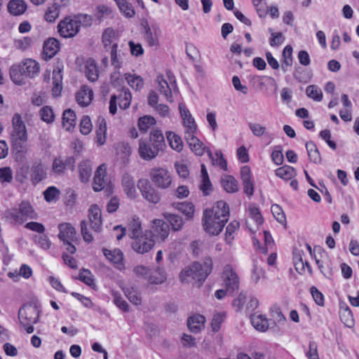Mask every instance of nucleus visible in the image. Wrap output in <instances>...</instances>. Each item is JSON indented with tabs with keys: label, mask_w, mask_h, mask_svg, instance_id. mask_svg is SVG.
I'll list each match as a JSON object with an SVG mask.
<instances>
[{
	"label": "nucleus",
	"mask_w": 359,
	"mask_h": 359,
	"mask_svg": "<svg viewBox=\"0 0 359 359\" xmlns=\"http://www.w3.org/2000/svg\"><path fill=\"white\" fill-rule=\"evenodd\" d=\"M229 208L224 201H217L211 208L206 209L203 215V226L211 236L218 235L229 220Z\"/></svg>",
	"instance_id": "f257e3e1"
},
{
	"label": "nucleus",
	"mask_w": 359,
	"mask_h": 359,
	"mask_svg": "<svg viewBox=\"0 0 359 359\" xmlns=\"http://www.w3.org/2000/svg\"><path fill=\"white\" fill-rule=\"evenodd\" d=\"M212 262L210 258H206L203 263L194 262L191 266L182 270L180 279L184 283H193L200 286L211 273Z\"/></svg>",
	"instance_id": "f03ea898"
},
{
	"label": "nucleus",
	"mask_w": 359,
	"mask_h": 359,
	"mask_svg": "<svg viewBox=\"0 0 359 359\" xmlns=\"http://www.w3.org/2000/svg\"><path fill=\"white\" fill-rule=\"evenodd\" d=\"M13 130L11 134V143L13 149L18 152H22L25 143L27 140L25 125L21 116L16 113L13 116Z\"/></svg>",
	"instance_id": "7ed1b4c3"
},
{
	"label": "nucleus",
	"mask_w": 359,
	"mask_h": 359,
	"mask_svg": "<svg viewBox=\"0 0 359 359\" xmlns=\"http://www.w3.org/2000/svg\"><path fill=\"white\" fill-rule=\"evenodd\" d=\"M81 25V20L79 17L67 16L58 23L57 32L63 38H72L79 33Z\"/></svg>",
	"instance_id": "20e7f679"
},
{
	"label": "nucleus",
	"mask_w": 359,
	"mask_h": 359,
	"mask_svg": "<svg viewBox=\"0 0 359 359\" xmlns=\"http://www.w3.org/2000/svg\"><path fill=\"white\" fill-rule=\"evenodd\" d=\"M7 216L16 222H22L25 219H36L37 214L29 203L22 201L18 208H11L7 210Z\"/></svg>",
	"instance_id": "39448f33"
},
{
	"label": "nucleus",
	"mask_w": 359,
	"mask_h": 359,
	"mask_svg": "<svg viewBox=\"0 0 359 359\" xmlns=\"http://www.w3.org/2000/svg\"><path fill=\"white\" fill-rule=\"evenodd\" d=\"M132 239L133 240L131 243L132 248L138 254L148 252L153 248L155 244L153 233L151 230H145L143 234Z\"/></svg>",
	"instance_id": "423d86ee"
},
{
	"label": "nucleus",
	"mask_w": 359,
	"mask_h": 359,
	"mask_svg": "<svg viewBox=\"0 0 359 359\" xmlns=\"http://www.w3.org/2000/svg\"><path fill=\"white\" fill-rule=\"evenodd\" d=\"M153 184L161 189H166L172 184V177L170 172L162 168H153L149 172Z\"/></svg>",
	"instance_id": "0eeeda50"
},
{
	"label": "nucleus",
	"mask_w": 359,
	"mask_h": 359,
	"mask_svg": "<svg viewBox=\"0 0 359 359\" xmlns=\"http://www.w3.org/2000/svg\"><path fill=\"white\" fill-rule=\"evenodd\" d=\"M18 318L22 326L36 324L39 319V310L36 305L25 304L20 309Z\"/></svg>",
	"instance_id": "6e6552de"
},
{
	"label": "nucleus",
	"mask_w": 359,
	"mask_h": 359,
	"mask_svg": "<svg viewBox=\"0 0 359 359\" xmlns=\"http://www.w3.org/2000/svg\"><path fill=\"white\" fill-rule=\"evenodd\" d=\"M117 99L118 97L116 95L111 96L109 101V112L112 115L115 114L117 110ZM119 99V107L123 109L128 108L130 105L132 100V94L130 91L127 88H123L121 93L118 95Z\"/></svg>",
	"instance_id": "1a4fd4ad"
},
{
	"label": "nucleus",
	"mask_w": 359,
	"mask_h": 359,
	"mask_svg": "<svg viewBox=\"0 0 359 359\" xmlns=\"http://www.w3.org/2000/svg\"><path fill=\"white\" fill-rule=\"evenodd\" d=\"M137 186L142 196L149 203L156 204L161 201L160 193L151 186L147 180H140Z\"/></svg>",
	"instance_id": "9d476101"
},
{
	"label": "nucleus",
	"mask_w": 359,
	"mask_h": 359,
	"mask_svg": "<svg viewBox=\"0 0 359 359\" xmlns=\"http://www.w3.org/2000/svg\"><path fill=\"white\" fill-rule=\"evenodd\" d=\"M75 160L73 157H59L55 158L52 164V172L56 175H62L67 169L73 170Z\"/></svg>",
	"instance_id": "9b49d317"
},
{
	"label": "nucleus",
	"mask_w": 359,
	"mask_h": 359,
	"mask_svg": "<svg viewBox=\"0 0 359 359\" xmlns=\"http://www.w3.org/2000/svg\"><path fill=\"white\" fill-rule=\"evenodd\" d=\"M222 277L228 292H233L238 290L239 278L231 266L224 267Z\"/></svg>",
	"instance_id": "f8f14e48"
},
{
	"label": "nucleus",
	"mask_w": 359,
	"mask_h": 359,
	"mask_svg": "<svg viewBox=\"0 0 359 359\" xmlns=\"http://www.w3.org/2000/svg\"><path fill=\"white\" fill-rule=\"evenodd\" d=\"M179 109L185 127L184 136L189 133L190 135L195 134L197 130V126L191 113L182 104L179 105Z\"/></svg>",
	"instance_id": "ddd939ff"
},
{
	"label": "nucleus",
	"mask_w": 359,
	"mask_h": 359,
	"mask_svg": "<svg viewBox=\"0 0 359 359\" xmlns=\"http://www.w3.org/2000/svg\"><path fill=\"white\" fill-rule=\"evenodd\" d=\"M153 238L156 237L158 241H164L169 236L170 227L165 221L155 219L152 222Z\"/></svg>",
	"instance_id": "4468645a"
},
{
	"label": "nucleus",
	"mask_w": 359,
	"mask_h": 359,
	"mask_svg": "<svg viewBox=\"0 0 359 359\" xmlns=\"http://www.w3.org/2000/svg\"><path fill=\"white\" fill-rule=\"evenodd\" d=\"M88 218L92 229L100 232L102 229V221L101 210L97 205H91L88 210Z\"/></svg>",
	"instance_id": "2eb2a0df"
},
{
	"label": "nucleus",
	"mask_w": 359,
	"mask_h": 359,
	"mask_svg": "<svg viewBox=\"0 0 359 359\" xmlns=\"http://www.w3.org/2000/svg\"><path fill=\"white\" fill-rule=\"evenodd\" d=\"M184 138L191 149V150L197 156H201L204 153L207 152L208 147H205L203 143L198 140L195 134H188L184 136Z\"/></svg>",
	"instance_id": "dca6fc26"
},
{
	"label": "nucleus",
	"mask_w": 359,
	"mask_h": 359,
	"mask_svg": "<svg viewBox=\"0 0 359 359\" xmlns=\"http://www.w3.org/2000/svg\"><path fill=\"white\" fill-rule=\"evenodd\" d=\"M20 65L26 77L34 78L39 73V65L34 60L25 59L20 63Z\"/></svg>",
	"instance_id": "f3484780"
},
{
	"label": "nucleus",
	"mask_w": 359,
	"mask_h": 359,
	"mask_svg": "<svg viewBox=\"0 0 359 359\" xmlns=\"http://www.w3.org/2000/svg\"><path fill=\"white\" fill-rule=\"evenodd\" d=\"M159 151L158 149L152 147L151 144L144 141H140L139 154L142 159L151 161L157 156Z\"/></svg>",
	"instance_id": "a211bd4d"
},
{
	"label": "nucleus",
	"mask_w": 359,
	"mask_h": 359,
	"mask_svg": "<svg viewBox=\"0 0 359 359\" xmlns=\"http://www.w3.org/2000/svg\"><path fill=\"white\" fill-rule=\"evenodd\" d=\"M59 229L58 237L62 242H76L77 241L76 230L70 224H60Z\"/></svg>",
	"instance_id": "6ab92c4d"
},
{
	"label": "nucleus",
	"mask_w": 359,
	"mask_h": 359,
	"mask_svg": "<svg viewBox=\"0 0 359 359\" xmlns=\"http://www.w3.org/2000/svg\"><path fill=\"white\" fill-rule=\"evenodd\" d=\"M60 42L55 38H50L43 43V54L46 60L51 59L59 51Z\"/></svg>",
	"instance_id": "aec40b11"
},
{
	"label": "nucleus",
	"mask_w": 359,
	"mask_h": 359,
	"mask_svg": "<svg viewBox=\"0 0 359 359\" xmlns=\"http://www.w3.org/2000/svg\"><path fill=\"white\" fill-rule=\"evenodd\" d=\"M46 177V168L41 162H35L31 168L30 180L33 184L41 182Z\"/></svg>",
	"instance_id": "412c9836"
},
{
	"label": "nucleus",
	"mask_w": 359,
	"mask_h": 359,
	"mask_svg": "<svg viewBox=\"0 0 359 359\" xmlns=\"http://www.w3.org/2000/svg\"><path fill=\"white\" fill-rule=\"evenodd\" d=\"M122 186L127 196L135 199L137 196L135 180L132 176L126 173L122 177Z\"/></svg>",
	"instance_id": "4be33fe9"
},
{
	"label": "nucleus",
	"mask_w": 359,
	"mask_h": 359,
	"mask_svg": "<svg viewBox=\"0 0 359 359\" xmlns=\"http://www.w3.org/2000/svg\"><path fill=\"white\" fill-rule=\"evenodd\" d=\"M106 168L104 165H100L95 171L93 180V189L100 191L104 188L106 184Z\"/></svg>",
	"instance_id": "5701e85b"
},
{
	"label": "nucleus",
	"mask_w": 359,
	"mask_h": 359,
	"mask_svg": "<svg viewBox=\"0 0 359 359\" xmlns=\"http://www.w3.org/2000/svg\"><path fill=\"white\" fill-rule=\"evenodd\" d=\"M93 92L92 89L83 86L76 93V99L78 104L81 107L88 106L92 101Z\"/></svg>",
	"instance_id": "b1692460"
},
{
	"label": "nucleus",
	"mask_w": 359,
	"mask_h": 359,
	"mask_svg": "<svg viewBox=\"0 0 359 359\" xmlns=\"http://www.w3.org/2000/svg\"><path fill=\"white\" fill-rule=\"evenodd\" d=\"M103 254L105 257L111 263L116 265V267L118 269H121L123 266V255L122 252L118 249H115L114 250H109L104 248L102 250Z\"/></svg>",
	"instance_id": "393cba45"
},
{
	"label": "nucleus",
	"mask_w": 359,
	"mask_h": 359,
	"mask_svg": "<svg viewBox=\"0 0 359 359\" xmlns=\"http://www.w3.org/2000/svg\"><path fill=\"white\" fill-rule=\"evenodd\" d=\"M205 322V318L203 316L196 314L188 318L187 325L191 332L198 333L204 328Z\"/></svg>",
	"instance_id": "a878e982"
},
{
	"label": "nucleus",
	"mask_w": 359,
	"mask_h": 359,
	"mask_svg": "<svg viewBox=\"0 0 359 359\" xmlns=\"http://www.w3.org/2000/svg\"><path fill=\"white\" fill-rule=\"evenodd\" d=\"M62 74L59 68L54 69L53 72V88L52 94L54 97L60 95L62 90Z\"/></svg>",
	"instance_id": "bb28decb"
},
{
	"label": "nucleus",
	"mask_w": 359,
	"mask_h": 359,
	"mask_svg": "<svg viewBox=\"0 0 359 359\" xmlns=\"http://www.w3.org/2000/svg\"><path fill=\"white\" fill-rule=\"evenodd\" d=\"M156 81L158 83L157 88L159 92L165 96L168 102H172V95L170 87L163 76H157Z\"/></svg>",
	"instance_id": "cd10ccee"
},
{
	"label": "nucleus",
	"mask_w": 359,
	"mask_h": 359,
	"mask_svg": "<svg viewBox=\"0 0 359 359\" xmlns=\"http://www.w3.org/2000/svg\"><path fill=\"white\" fill-rule=\"evenodd\" d=\"M149 144L159 151H163L165 147L164 136L160 130H153L149 135Z\"/></svg>",
	"instance_id": "c85d7f7f"
},
{
	"label": "nucleus",
	"mask_w": 359,
	"mask_h": 359,
	"mask_svg": "<svg viewBox=\"0 0 359 359\" xmlns=\"http://www.w3.org/2000/svg\"><path fill=\"white\" fill-rule=\"evenodd\" d=\"M96 129V142L99 145H102L106 141L107 135V123L106 121L102 117H99L97 121Z\"/></svg>",
	"instance_id": "c756f323"
},
{
	"label": "nucleus",
	"mask_w": 359,
	"mask_h": 359,
	"mask_svg": "<svg viewBox=\"0 0 359 359\" xmlns=\"http://www.w3.org/2000/svg\"><path fill=\"white\" fill-rule=\"evenodd\" d=\"M86 76L91 82L97 80L99 76V71L94 60L89 59L86 61L85 65Z\"/></svg>",
	"instance_id": "7c9ffc66"
},
{
	"label": "nucleus",
	"mask_w": 359,
	"mask_h": 359,
	"mask_svg": "<svg viewBox=\"0 0 359 359\" xmlns=\"http://www.w3.org/2000/svg\"><path fill=\"white\" fill-rule=\"evenodd\" d=\"M164 218L169 222L172 229L175 231H180L183 228L184 222L182 217L176 214L165 212L163 214Z\"/></svg>",
	"instance_id": "2f4dec72"
},
{
	"label": "nucleus",
	"mask_w": 359,
	"mask_h": 359,
	"mask_svg": "<svg viewBox=\"0 0 359 359\" xmlns=\"http://www.w3.org/2000/svg\"><path fill=\"white\" fill-rule=\"evenodd\" d=\"M27 4L23 0H11L8 4V10L13 15H20L25 12Z\"/></svg>",
	"instance_id": "473e14b6"
},
{
	"label": "nucleus",
	"mask_w": 359,
	"mask_h": 359,
	"mask_svg": "<svg viewBox=\"0 0 359 359\" xmlns=\"http://www.w3.org/2000/svg\"><path fill=\"white\" fill-rule=\"evenodd\" d=\"M76 116L75 112L70 109H66L62 114V125L67 130H71L76 126Z\"/></svg>",
	"instance_id": "72a5a7b5"
},
{
	"label": "nucleus",
	"mask_w": 359,
	"mask_h": 359,
	"mask_svg": "<svg viewBox=\"0 0 359 359\" xmlns=\"http://www.w3.org/2000/svg\"><path fill=\"white\" fill-rule=\"evenodd\" d=\"M166 279L167 276L164 270L157 267L155 270L150 271L148 281L151 284L158 285L164 283Z\"/></svg>",
	"instance_id": "f704fd0d"
},
{
	"label": "nucleus",
	"mask_w": 359,
	"mask_h": 359,
	"mask_svg": "<svg viewBox=\"0 0 359 359\" xmlns=\"http://www.w3.org/2000/svg\"><path fill=\"white\" fill-rule=\"evenodd\" d=\"M128 231L129 236L131 238H137L140 235L144 233V231L142 229L141 222L139 218H133L129 222Z\"/></svg>",
	"instance_id": "c9c22d12"
},
{
	"label": "nucleus",
	"mask_w": 359,
	"mask_h": 359,
	"mask_svg": "<svg viewBox=\"0 0 359 359\" xmlns=\"http://www.w3.org/2000/svg\"><path fill=\"white\" fill-rule=\"evenodd\" d=\"M207 154L211 159L212 165H218L222 169L226 170L227 169V163L226 160L224 159L222 152L221 150H217L215 156H213L211 150L210 149H207Z\"/></svg>",
	"instance_id": "e433bc0d"
},
{
	"label": "nucleus",
	"mask_w": 359,
	"mask_h": 359,
	"mask_svg": "<svg viewBox=\"0 0 359 359\" xmlns=\"http://www.w3.org/2000/svg\"><path fill=\"white\" fill-rule=\"evenodd\" d=\"M123 291L132 304L136 306L141 304L142 297L137 288L134 287H126L123 288Z\"/></svg>",
	"instance_id": "4c0bfd02"
},
{
	"label": "nucleus",
	"mask_w": 359,
	"mask_h": 359,
	"mask_svg": "<svg viewBox=\"0 0 359 359\" xmlns=\"http://www.w3.org/2000/svg\"><path fill=\"white\" fill-rule=\"evenodd\" d=\"M10 76L11 80L18 85H22L25 83V78L26 77L23 74L22 68L19 65H13L10 69Z\"/></svg>",
	"instance_id": "58836bf2"
},
{
	"label": "nucleus",
	"mask_w": 359,
	"mask_h": 359,
	"mask_svg": "<svg viewBox=\"0 0 359 359\" xmlns=\"http://www.w3.org/2000/svg\"><path fill=\"white\" fill-rule=\"evenodd\" d=\"M79 178L82 182H87L91 175L92 165L89 161H83L79 165Z\"/></svg>",
	"instance_id": "ea45409f"
},
{
	"label": "nucleus",
	"mask_w": 359,
	"mask_h": 359,
	"mask_svg": "<svg viewBox=\"0 0 359 359\" xmlns=\"http://www.w3.org/2000/svg\"><path fill=\"white\" fill-rule=\"evenodd\" d=\"M124 78L128 84L135 90H140L144 86L143 79L140 76L130 74H125Z\"/></svg>",
	"instance_id": "a19ab883"
},
{
	"label": "nucleus",
	"mask_w": 359,
	"mask_h": 359,
	"mask_svg": "<svg viewBox=\"0 0 359 359\" xmlns=\"http://www.w3.org/2000/svg\"><path fill=\"white\" fill-rule=\"evenodd\" d=\"M222 185L228 193H234L238 190V184L236 180L231 175H226L221 180Z\"/></svg>",
	"instance_id": "79ce46f5"
},
{
	"label": "nucleus",
	"mask_w": 359,
	"mask_h": 359,
	"mask_svg": "<svg viewBox=\"0 0 359 359\" xmlns=\"http://www.w3.org/2000/svg\"><path fill=\"white\" fill-rule=\"evenodd\" d=\"M59 0H55L53 5L49 6L44 15V18L47 22H53L59 16L60 13V4Z\"/></svg>",
	"instance_id": "37998d69"
},
{
	"label": "nucleus",
	"mask_w": 359,
	"mask_h": 359,
	"mask_svg": "<svg viewBox=\"0 0 359 359\" xmlns=\"http://www.w3.org/2000/svg\"><path fill=\"white\" fill-rule=\"evenodd\" d=\"M276 175L285 180H288L295 177L297 172L293 167L285 165L276 169Z\"/></svg>",
	"instance_id": "c03bdc74"
},
{
	"label": "nucleus",
	"mask_w": 359,
	"mask_h": 359,
	"mask_svg": "<svg viewBox=\"0 0 359 359\" xmlns=\"http://www.w3.org/2000/svg\"><path fill=\"white\" fill-rule=\"evenodd\" d=\"M251 323L253 327L260 332H265L269 328L268 320L262 315L252 316Z\"/></svg>",
	"instance_id": "a18cd8bd"
},
{
	"label": "nucleus",
	"mask_w": 359,
	"mask_h": 359,
	"mask_svg": "<svg viewBox=\"0 0 359 359\" xmlns=\"http://www.w3.org/2000/svg\"><path fill=\"white\" fill-rule=\"evenodd\" d=\"M292 48L287 46L283 50V60L281 62V68L284 72H287L288 67L292 65Z\"/></svg>",
	"instance_id": "49530a36"
},
{
	"label": "nucleus",
	"mask_w": 359,
	"mask_h": 359,
	"mask_svg": "<svg viewBox=\"0 0 359 359\" xmlns=\"http://www.w3.org/2000/svg\"><path fill=\"white\" fill-rule=\"evenodd\" d=\"M240 223L236 220L232 221L228 224L225 233V241L226 244L231 245L234 239V233L239 229Z\"/></svg>",
	"instance_id": "de8ad7c7"
},
{
	"label": "nucleus",
	"mask_w": 359,
	"mask_h": 359,
	"mask_svg": "<svg viewBox=\"0 0 359 359\" xmlns=\"http://www.w3.org/2000/svg\"><path fill=\"white\" fill-rule=\"evenodd\" d=\"M118 6L120 11L127 18H131L135 15L133 6L127 0H114Z\"/></svg>",
	"instance_id": "09e8293b"
},
{
	"label": "nucleus",
	"mask_w": 359,
	"mask_h": 359,
	"mask_svg": "<svg viewBox=\"0 0 359 359\" xmlns=\"http://www.w3.org/2000/svg\"><path fill=\"white\" fill-rule=\"evenodd\" d=\"M167 139L169 142L170 147L177 151H180L183 148V142L181 137L172 132L167 133Z\"/></svg>",
	"instance_id": "8fccbe9b"
},
{
	"label": "nucleus",
	"mask_w": 359,
	"mask_h": 359,
	"mask_svg": "<svg viewBox=\"0 0 359 359\" xmlns=\"http://www.w3.org/2000/svg\"><path fill=\"white\" fill-rule=\"evenodd\" d=\"M175 208L183 213L187 219L192 218L194 214V206L191 203L184 202L175 205Z\"/></svg>",
	"instance_id": "3c124183"
},
{
	"label": "nucleus",
	"mask_w": 359,
	"mask_h": 359,
	"mask_svg": "<svg viewBox=\"0 0 359 359\" xmlns=\"http://www.w3.org/2000/svg\"><path fill=\"white\" fill-rule=\"evenodd\" d=\"M306 95L317 102H320L323 99V92L321 89L316 85H310L306 88Z\"/></svg>",
	"instance_id": "603ef678"
},
{
	"label": "nucleus",
	"mask_w": 359,
	"mask_h": 359,
	"mask_svg": "<svg viewBox=\"0 0 359 359\" xmlns=\"http://www.w3.org/2000/svg\"><path fill=\"white\" fill-rule=\"evenodd\" d=\"M115 35V31L112 28L108 27L104 29L102 36V41L105 49H107L110 46H112L113 43H114Z\"/></svg>",
	"instance_id": "864d4df0"
},
{
	"label": "nucleus",
	"mask_w": 359,
	"mask_h": 359,
	"mask_svg": "<svg viewBox=\"0 0 359 359\" xmlns=\"http://www.w3.org/2000/svg\"><path fill=\"white\" fill-rule=\"evenodd\" d=\"M156 124L154 118L150 116H144L140 118L138 127L140 131L146 133L151 126Z\"/></svg>",
	"instance_id": "5fc2aeb1"
},
{
	"label": "nucleus",
	"mask_w": 359,
	"mask_h": 359,
	"mask_svg": "<svg viewBox=\"0 0 359 359\" xmlns=\"http://www.w3.org/2000/svg\"><path fill=\"white\" fill-rule=\"evenodd\" d=\"M316 262L321 273L328 279H331L332 276V267L330 262H323L316 257Z\"/></svg>",
	"instance_id": "6e6d98bb"
},
{
	"label": "nucleus",
	"mask_w": 359,
	"mask_h": 359,
	"mask_svg": "<svg viewBox=\"0 0 359 359\" xmlns=\"http://www.w3.org/2000/svg\"><path fill=\"white\" fill-rule=\"evenodd\" d=\"M158 29H154V32L149 27H145L144 39L150 46H154L158 44Z\"/></svg>",
	"instance_id": "4d7b16f0"
},
{
	"label": "nucleus",
	"mask_w": 359,
	"mask_h": 359,
	"mask_svg": "<svg viewBox=\"0 0 359 359\" xmlns=\"http://www.w3.org/2000/svg\"><path fill=\"white\" fill-rule=\"evenodd\" d=\"M271 212L276 219L280 224L286 223V217L282 208L278 204H273L271 208Z\"/></svg>",
	"instance_id": "13d9d810"
},
{
	"label": "nucleus",
	"mask_w": 359,
	"mask_h": 359,
	"mask_svg": "<svg viewBox=\"0 0 359 359\" xmlns=\"http://www.w3.org/2000/svg\"><path fill=\"white\" fill-rule=\"evenodd\" d=\"M33 239L36 244L44 250H48L50 247V241H49L48 236L43 233L35 235Z\"/></svg>",
	"instance_id": "bf43d9fd"
},
{
	"label": "nucleus",
	"mask_w": 359,
	"mask_h": 359,
	"mask_svg": "<svg viewBox=\"0 0 359 359\" xmlns=\"http://www.w3.org/2000/svg\"><path fill=\"white\" fill-rule=\"evenodd\" d=\"M112 296L114 297V303L117 307L124 312L129 311L128 304L121 297L118 292H112Z\"/></svg>",
	"instance_id": "052dcab7"
},
{
	"label": "nucleus",
	"mask_w": 359,
	"mask_h": 359,
	"mask_svg": "<svg viewBox=\"0 0 359 359\" xmlns=\"http://www.w3.org/2000/svg\"><path fill=\"white\" fill-rule=\"evenodd\" d=\"M40 115L41 119L46 123H52L54 121L55 116L53 109L48 106H45L41 108Z\"/></svg>",
	"instance_id": "680f3d73"
},
{
	"label": "nucleus",
	"mask_w": 359,
	"mask_h": 359,
	"mask_svg": "<svg viewBox=\"0 0 359 359\" xmlns=\"http://www.w3.org/2000/svg\"><path fill=\"white\" fill-rule=\"evenodd\" d=\"M133 271L137 278L148 280L151 270L144 265H138L134 267Z\"/></svg>",
	"instance_id": "e2e57ef3"
},
{
	"label": "nucleus",
	"mask_w": 359,
	"mask_h": 359,
	"mask_svg": "<svg viewBox=\"0 0 359 359\" xmlns=\"http://www.w3.org/2000/svg\"><path fill=\"white\" fill-rule=\"evenodd\" d=\"M93 276L89 270L83 269L80 271L79 279L87 285L92 286L94 285Z\"/></svg>",
	"instance_id": "0e129e2a"
},
{
	"label": "nucleus",
	"mask_w": 359,
	"mask_h": 359,
	"mask_svg": "<svg viewBox=\"0 0 359 359\" xmlns=\"http://www.w3.org/2000/svg\"><path fill=\"white\" fill-rule=\"evenodd\" d=\"M271 34L270 45L271 46H278L282 44L285 37L281 32H274L272 29H269Z\"/></svg>",
	"instance_id": "69168bd1"
},
{
	"label": "nucleus",
	"mask_w": 359,
	"mask_h": 359,
	"mask_svg": "<svg viewBox=\"0 0 359 359\" xmlns=\"http://www.w3.org/2000/svg\"><path fill=\"white\" fill-rule=\"evenodd\" d=\"M224 318L225 314L224 313H217L214 315L211 322V327L213 332H216L220 329Z\"/></svg>",
	"instance_id": "338daca9"
},
{
	"label": "nucleus",
	"mask_w": 359,
	"mask_h": 359,
	"mask_svg": "<svg viewBox=\"0 0 359 359\" xmlns=\"http://www.w3.org/2000/svg\"><path fill=\"white\" fill-rule=\"evenodd\" d=\"M110 82L114 87H121L123 85L124 80L118 69L111 74Z\"/></svg>",
	"instance_id": "774afa93"
}]
</instances>
